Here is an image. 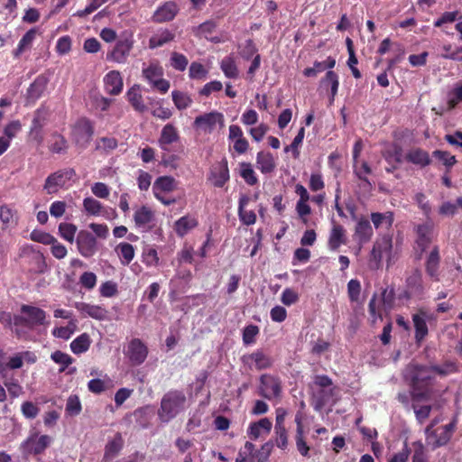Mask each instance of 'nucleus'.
<instances>
[{
    "label": "nucleus",
    "instance_id": "1",
    "mask_svg": "<svg viewBox=\"0 0 462 462\" xmlns=\"http://www.w3.org/2000/svg\"><path fill=\"white\" fill-rule=\"evenodd\" d=\"M404 377L411 387L412 402L430 401L436 396L435 377L431 366L411 363L405 369Z\"/></svg>",
    "mask_w": 462,
    "mask_h": 462
},
{
    "label": "nucleus",
    "instance_id": "2",
    "mask_svg": "<svg viewBox=\"0 0 462 462\" xmlns=\"http://www.w3.org/2000/svg\"><path fill=\"white\" fill-rule=\"evenodd\" d=\"M21 314L14 315V333L17 338H26L28 332L48 324L46 311L39 307L23 304Z\"/></svg>",
    "mask_w": 462,
    "mask_h": 462
},
{
    "label": "nucleus",
    "instance_id": "3",
    "mask_svg": "<svg viewBox=\"0 0 462 462\" xmlns=\"http://www.w3.org/2000/svg\"><path fill=\"white\" fill-rule=\"evenodd\" d=\"M186 396L181 391L172 390L166 393L161 401L158 416L162 422H169L183 409Z\"/></svg>",
    "mask_w": 462,
    "mask_h": 462
},
{
    "label": "nucleus",
    "instance_id": "4",
    "mask_svg": "<svg viewBox=\"0 0 462 462\" xmlns=\"http://www.w3.org/2000/svg\"><path fill=\"white\" fill-rule=\"evenodd\" d=\"M163 69L158 62H151L142 69L143 78L161 94L167 93L171 87L170 81L163 79Z\"/></svg>",
    "mask_w": 462,
    "mask_h": 462
},
{
    "label": "nucleus",
    "instance_id": "5",
    "mask_svg": "<svg viewBox=\"0 0 462 462\" xmlns=\"http://www.w3.org/2000/svg\"><path fill=\"white\" fill-rule=\"evenodd\" d=\"M94 133V124L87 117H80L72 126L71 138L77 146L86 149L90 143Z\"/></svg>",
    "mask_w": 462,
    "mask_h": 462
},
{
    "label": "nucleus",
    "instance_id": "6",
    "mask_svg": "<svg viewBox=\"0 0 462 462\" xmlns=\"http://www.w3.org/2000/svg\"><path fill=\"white\" fill-rule=\"evenodd\" d=\"M75 176L76 171L73 168L60 169L46 178L43 189L46 190L47 194L57 193L60 189L69 186V181L72 180Z\"/></svg>",
    "mask_w": 462,
    "mask_h": 462
},
{
    "label": "nucleus",
    "instance_id": "7",
    "mask_svg": "<svg viewBox=\"0 0 462 462\" xmlns=\"http://www.w3.org/2000/svg\"><path fill=\"white\" fill-rule=\"evenodd\" d=\"M149 349L140 338H132L124 349V355L132 366H139L147 359Z\"/></svg>",
    "mask_w": 462,
    "mask_h": 462
},
{
    "label": "nucleus",
    "instance_id": "8",
    "mask_svg": "<svg viewBox=\"0 0 462 462\" xmlns=\"http://www.w3.org/2000/svg\"><path fill=\"white\" fill-rule=\"evenodd\" d=\"M217 125L220 128L225 125L224 115L218 111H211L199 115L193 122V127L205 134H211Z\"/></svg>",
    "mask_w": 462,
    "mask_h": 462
},
{
    "label": "nucleus",
    "instance_id": "9",
    "mask_svg": "<svg viewBox=\"0 0 462 462\" xmlns=\"http://www.w3.org/2000/svg\"><path fill=\"white\" fill-rule=\"evenodd\" d=\"M259 395L272 400L280 398L282 391L281 379L271 374H263L260 376Z\"/></svg>",
    "mask_w": 462,
    "mask_h": 462
},
{
    "label": "nucleus",
    "instance_id": "10",
    "mask_svg": "<svg viewBox=\"0 0 462 462\" xmlns=\"http://www.w3.org/2000/svg\"><path fill=\"white\" fill-rule=\"evenodd\" d=\"M52 439L48 435L31 434L21 445L24 455H41L51 445Z\"/></svg>",
    "mask_w": 462,
    "mask_h": 462
},
{
    "label": "nucleus",
    "instance_id": "11",
    "mask_svg": "<svg viewBox=\"0 0 462 462\" xmlns=\"http://www.w3.org/2000/svg\"><path fill=\"white\" fill-rule=\"evenodd\" d=\"M133 217L135 227L142 231H150L155 226V212L148 206L137 208Z\"/></svg>",
    "mask_w": 462,
    "mask_h": 462
},
{
    "label": "nucleus",
    "instance_id": "12",
    "mask_svg": "<svg viewBox=\"0 0 462 462\" xmlns=\"http://www.w3.org/2000/svg\"><path fill=\"white\" fill-rule=\"evenodd\" d=\"M76 242L78 250L82 256L88 258L96 254L97 239L88 231H79Z\"/></svg>",
    "mask_w": 462,
    "mask_h": 462
},
{
    "label": "nucleus",
    "instance_id": "13",
    "mask_svg": "<svg viewBox=\"0 0 462 462\" xmlns=\"http://www.w3.org/2000/svg\"><path fill=\"white\" fill-rule=\"evenodd\" d=\"M180 9L176 2L166 1L157 7L152 16V20L157 23L172 21L178 14Z\"/></svg>",
    "mask_w": 462,
    "mask_h": 462
},
{
    "label": "nucleus",
    "instance_id": "14",
    "mask_svg": "<svg viewBox=\"0 0 462 462\" xmlns=\"http://www.w3.org/2000/svg\"><path fill=\"white\" fill-rule=\"evenodd\" d=\"M229 169L227 160L222 159L217 162L210 171L208 180L212 181V184L216 188H222L229 180Z\"/></svg>",
    "mask_w": 462,
    "mask_h": 462
},
{
    "label": "nucleus",
    "instance_id": "15",
    "mask_svg": "<svg viewBox=\"0 0 462 462\" xmlns=\"http://www.w3.org/2000/svg\"><path fill=\"white\" fill-rule=\"evenodd\" d=\"M393 249V239L389 235H384L381 238H378L374 244L371 256L378 263L382 261L383 257H391Z\"/></svg>",
    "mask_w": 462,
    "mask_h": 462
},
{
    "label": "nucleus",
    "instance_id": "16",
    "mask_svg": "<svg viewBox=\"0 0 462 462\" xmlns=\"http://www.w3.org/2000/svg\"><path fill=\"white\" fill-rule=\"evenodd\" d=\"M455 428L456 422L451 421L448 424L435 430L431 434L427 435V439L432 442L434 448L444 446L451 439Z\"/></svg>",
    "mask_w": 462,
    "mask_h": 462
},
{
    "label": "nucleus",
    "instance_id": "17",
    "mask_svg": "<svg viewBox=\"0 0 462 462\" xmlns=\"http://www.w3.org/2000/svg\"><path fill=\"white\" fill-rule=\"evenodd\" d=\"M180 141V134L175 125L172 124L165 125L162 131L160 137L158 139V144L160 148L166 152L171 151V144L177 143Z\"/></svg>",
    "mask_w": 462,
    "mask_h": 462
},
{
    "label": "nucleus",
    "instance_id": "18",
    "mask_svg": "<svg viewBox=\"0 0 462 462\" xmlns=\"http://www.w3.org/2000/svg\"><path fill=\"white\" fill-rule=\"evenodd\" d=\"M346 231L343 226L333 221L328 238V246L330 251H337L343 245H346Z\"/></svg>",
    "mask_w": 462,
    "mask_h": 462
},
{
    "label": "nucleus",
    "instance_id": "19",
    "mask_svg": "<svg viewBox=\"0 0 462 462\" xmlns=\"http://www.w3.org/2000/svg\"><path fill=\"white\" fill-rule=\"evenodd\" d=\"M74 307L82 314L97 320H105L107 319L108 311L101 305H93L83 301H77Z\"/></svg>",
    "mask_w": 462,
    "mask_h": 462
},
{
    "label": "nucleus",
    "instance_id": "20",
    "mask_svg": "<svg viewBox=\"0 0 462 462\" xmlns=\"http://www.w3.org/2000/svg\"><path fill=\"white\" fill-rule=\"evenodd\" d=\"M373 227L368 219L362 217L356 222L354 232V239L360 246L368 243L373 237Z\"/></svg>",
    "mask_w": 462,
    "mask_h": 462
},
{
    "label": "nucleus",
    "instance_id": "21",
    "mask_svg": "<svg viewBox=\"0 0 462 462\" xmlns=\"http://www.w3.org/2000/svg\"><path fill=\"white\" fill-rule=\"evenodd\" d=\"M439 250L438 246H434L425 262L426 273L434 282H439Z\"/></svg>",
    "mask_w": 462,
    "mask_h": 462
},
{
    "label": "nucleus",
    "instance_id": "22",
    "mask_svg": "<svg viewBox=\"0 0 462 462\" xmlns=\"http://www.w3.org/2000/svg\"><path fill=\"white\" fill-rule=\"evenodd\" d=\"M105 90L111 96L119 95L124 88V81L118 70H111L104 77Z\"/></svg>",
    "mask_w": 462,
    "mask_h": 462
},
{
    "label": "nucleus",
    "instance_id": "23",
    "mask_svg": "<svg viewBox=\"0 0 462 462\" xmlns=\"http://www.w3.org/2000/svg\"><path fill=\"white\" fill-rule=\"evenodd\" d=\"M433 224L431 221H428L426 223L416 226V244L418 247L420 249V254L423 253L430 245Z\"/></svg>",
    "mask_w": 462,
    "mask_h": 462
},
{
    "label": "nucleus",
    "instance_id": "24",
    "mask_svg": "<svg viewBox=\"0 0 462 462\" xmlns=\"http://www.w3.org/2000/svg\"><path fill=\"white\" fill-rule=\"evenodd\" d=\"M251 198L246 194H241L238 201L237 214L239 220L245 226H252L256 222V214L254 210H247Z\"/></svg>",
    "mask_w": 462,
    "mask_h": 462
},
{
    "label": "nucleus",
    "instance_id": "25",
    "mask_svg": "<svg viewBox=\"0 0 462 462\" xmlns=\"http://www.w3.org/2000/svg\"><path fill=\"white\" fill-rule=\"evenodd\" d=\"M404 160L420 168H425L431 163L430 153L419 147L410 149L406 152Z\"/></svg>",
    "mask_w": 462,
    "mask_h": 462
},
{
    "label": "nucleus",
    "instance_id": "26",
    "mask_svg": "<svg viewBox=\"0 0 462 462\" xmlns=\"http://www.w3.org/2000/svg\"><path fill=\"white\" fill-rule=\"evenodd\" d=\"M126 99L134 111L138 113H143L147 110V106L143 101V97L141 92V86L139 84H134L131 87L126 94Z\"/></svg>",
    "mask_w": 462,
    "mask_h": 462
},
{
    "label": "nucleus",
    "instance_id": "27",
    "mask_svg": "<svg viewBox=\"0 0 462 462\" xmlns=\"http://www.w3.org/2000/svg\"><path fill=\"white\" fill-rule=\"evenodd\" d=\"M370 218L376 230L388 231L392 228L394 222L393 211L372 212Z\"/></svg>",
    "mask_w": 462,
    "mask_h": 462
},
{
    "label": "nucleus",
    "instance_id": "28",
    "mask_svg": "<svg viewBox=\"0 0 462 462\" xmlns=\"http://www.w3.org/2000/svg\"><path fill=\"white\" fill-rule=\"evenodd\" d=\"M295 422L297 425L296 435H295V443L296 448L299 453L303 457H310V446L307 444L305 437H304V430L302 424V415L300 412H298L295 416Z\"/></svg>",
    "mask_w": 462,
    "mask_h": 462
},
{
    "label": "nucleus",
    "instance_id": "29",
    "mask_svg": "<svg viewBox=\"0 0 462 462\" xmlns=\"http://www.w3.org/2000/svg\"><path fill=\"white\" fill-rule=\"evenodd\" d=\"M48 79L43 75H39L27 89V100L34 103L45 92L48 85Z\"/></svg>",
    "mask_w": 462,
    "mask_h": 462
},
{
    "label": "nucleus",
    "instance_id": "30",
    "mask_svg": "<svg viewBox=\"0 0 462 462\" xmlns=\"http://www.w3.org/2000/svg\"><path fill=\"white\" fill-rule=\"evenodd\" d=\"M132 49V42L128 40H123L116 42L114 49L107 54V60H112L117 63H124Z\"/></svg>",
    "mask_w": 462,
    "mask_h": 462
},
{
    "label": "nucleus",
    "instance_id": "31",
    "mask_svg": "<svg viewBox=\"0 0 462 462\" xmlns=\"http://www.w3.org/2000/svg\"><path fill=\"white\" fill-rule=\"evenodd\" d=\"M247 359L251 360L254 364V367L257 370L269 369L273 365L274 359L265 354L262 349H257L248 356Z\"/></svg>",
    "mask_w": 462,
    "mask_h": 462
},
{
    "label": "nucleus",
    "instance_id": "32",
    "mask_svg": "<svg viewBox=\"0 0 462 462\" xmlns=\"http://www.w3.org/2000/svg\"><path fill=\"white\" fill-rule=\"evenodd\" d=\"M47 120V114L43 109H37L34 112V117L32 121L31 126V134L34 135V138L38 140L39 143L42 141V128L45 125Z\"/></svg>",
    "mask_w": 462,
    "mask_h": 462
},
{
    "label": "nucleus",
    "instance_id": "33",
    "mask_svg": "<svg viewBox=\"0 0 462 462\" xmlns=\"http://www.w3.org/2000/svg\"><path fill=\"white\" fill-rule=\"evenodd\" d=\"M256 167L263 174L273 172L276 167V164L272 153L259 152L256 156Z\"/></svg>",
    "mask_w": 462,
    "mask_h": 462
},
{
    "label": "nucleus",
    "instance_id": "34",
    "mask_svg": "<svg viewBox=\"0 0 462 462\" xmlns=\"http://www.w3.org/2000/svg\"><path fill=\"white\" fill-rule=\"evenodd\" d=\"M334 395V389H319L312 394V406L315 411H320Z\"/></svg>",
    "mask_w": 462,
    "mask_h": 462
},
{
    "label": "nucleus",
    "instance_id": "35",
    "mask_svg": "<svg viewBox=\"0 0 462 462\" xmlns=\"http://www.w3.org/2000/svg\"><path fill=\"white\" fill-rule=\"evenodd\" d=\"M412 321L415 328V340L420 343L428 335L429 329L426 323L424 313H416L412 315Z\"/></svg>",
    "mask_w": 462,
    "mask_h": 462
},
{
    "label": "nucleus",
    "instance_id": "36",
    "mask_svg": "<svg viewBox=\"0 0 462 462\" xmlns=\"http://www.w3.org/2000/svg\"><path fill=\"white\" fill-rule=\"evenodd\" d=\"M406 284L411 292L422 294L424 291V286L421 271L418 268L414 269L411 274L407 277Z\"/></svg>",
    "mask_w": 462,
    "mask_h": 462
},
{
    "label": "nucleus",
    "instance_id": "37",
    "mask_svg": "<svg viewBox=\"0 0 462 462\" xmlns=\"http://www.w3.org/2000/svg\"><path fill=\"white\" fill-rule=\"evenodd\" d=\"M198 224V220L195 217L184 216L175 222L174 229L177 235L182 237L191 229L195 228Z\"/></svg>",
    "mask_w": 462,
    "mask_h": 462
},
{
    "label": "nucleus",
    "instance_id": "38",
    "mask_svg": "<svg viewBox=\"0 0 462 462\" xmlns=\"http://www.w3.org/2000/svg\"><path fill=\"white\" fill-rule=\"evenodd\" d=\"M273 423L268 418H263L256 422H252L248 428V435L253 439H257L261 435V430L269 433L272 430Z\"/></svg>",
    "mask_w": 462,
    "mask_h": 462
},
{
    "label": "nucleus",
    "instance_id": "39",
    "mask_svg": "<svg viewBox=\"0 0 462 462\" xmlns=\"http://www.w3.org/2000/svg\"><path fill=\"white\" fill-rule=\"evenodd\" d=\"M175 38V34L170 30H163L154 35H152L149 40V48L155 49L158 47H162L166 43L173 41Z\"/></svg>",
    "mask_w": 462,
    "mask_h": 462
},
{
    "label": "nucleus",
    "instance_id": "40",
    "mask_svg": "<svg viewBox=\"0 0 462 462\" xmlns=\"http://www.w3.org/2000/svg\"><path fill=\"white\" fill-rule=\"evenodd\" d=\"M177 189L176 180L171 176H161L153 184V192H171Z\"/></svg>",
    "mask_w": 462,
    "mask_h": 462
},
{
    "label": "nucleus",
    "instance_id": "41",
    "mask_svg": "<svg viewBox=\"0 0 462 462\" xmlns=\"http://www.w3.org/2000/svg\"><path fill=\"white\" fill-rule=\"evenodd\" d=\"M38 30L36 28L30 29L20 40L17 48L14 51V57H19L26 50L30 49L32 42L37 35Z\"/></svg>",
    "mask_w": 462,
    "mask_h": 462
},
{
    "label": "nucleus",
    "instance_id": "42",
    "mask_svg": "<svg viewBox=\"0 0 462 462\" xmlns=\"http://www.w3.org/2000/svg\"><path fill=\"white\" fill-rule=\"evenodd\" d=\"M321 86L330 87V103L334 102L335 97L339 87V79L337 74L333 70H328L320 81Z\"/></svg>",
    "mask_w": 462,
    "mask_h": 462
},
{
    "label": "nucleus",
    "instance_id": "43",
    "mask_svg": "<svg viewBox=\"0 0 462 462\" xmlns=\"http://www.w3.org/2000/svg\"><path fill=\"white\" fill-rule=\"evenodd\" d=\"M411 454V462H429V455L424 444L418 440L409 447Z\"/></svg>",
    "mask_w": 462,
    "mask_h": 462
},
{
    "label": "nucleus",
    "instance_id": "44",
    "mask_svg": "<svg viewBox=\"0 0 462 462\" xmlns=\"http://www.w3.org/2000/svg\"><path fill=\"white\" fill-rule=\"evenodd\" d=\"M90 344L91 340L89 336L87 333H83L77 337L70 343V349L74 354L79 355L87 352L90 346Z\"/></svg>",
    "mask_w": 462,
    "mask_h": 462
},
{
    "label": "nucleus",
    "instance_id": "45",
    "mask_svg": "<svg viewBox=\"0 0 462 462\" xmlns=\"http://www.w3.org/2000/svg\"><path fill=\"white\" fill-rule=\"evenodd\" d=\"M51 137L50 151L53 153L66 152L69 147L66 138L57 132L53 133Z\"/></svg>",
    "mask_w": 462,
    "mask_h": 462
},
{
    "label": "nucleus",
    "instance_id": "46",
    "mask_svg": "<svg viewBox=\"0 0 462 462\" xmlns=\"http://www.w3.org/2000/svg\"><path fill=\"white\" fill-rule=\"evenodd\" d=\"M118 146V141L115 137L104 136L96 140V150L104 153H110Z\"/></svg>",
    "mask_w": 462,
    "mask_h": 462
},
{
    "label": "nucleus",
    "instance_id": "47",
    "mask_svg": "<svg viewBox=\"0 0 462 462\" xmlns=\"http://www.w3.org/2000/svg\"><path fill=\"white\" fill-rule=\"evenodd\" d=\"M171 97L178 110L187 109L193 103L191 97L188 93H185L183 91L173 90L171 92Z\"/></svg>",
    "mask_w": 462,
    "mask_h": 462
},
{
    "label": "nucleus",
    "instance_id": "48",
    "mask_svg": "<svg viewBox=\"0 0 462 462\" xmlns=\"http://www.w3.org/2000/svg\"><path fill=\"white\" fill-rule=\"evenodd\" d=\"M116 250L120 256L122 264L124 265H128L134 257V248L129 243H120L116 246Z\"/></svg>",
    "mask_w": 462,
    "mask_h": 462
},
{
    "label": "nucleus",
    "instance_id": "49",
    "mask_svg": "<svg viewBox=\"0 0 462 462\" xmlns=\"http://www.w3.org/2000/svg\"><path fill=\"white\" fill-rule=\"evenodd\" d=\"M220 69L228 79H236L238 77V68L231 56L225 57L221 60Z\"/></svg>",
    "mask_w": 462,
    "mask_h": 462
},
{
    "label": "nucleus",
    "instance_id": "50",
    "mask_svg": "<svg viewBox=\"0 0 462 462\" xmlns=\"http://www.w3.org/2000/svg\"><path fill=\"white\" fill-rule=\"evenodd\" d=\"M124 445V440L120 433H117L115 438L108 441L105 447V457L110 458L119 453Z\"/></svg>",
    "mask_w": 462,
    "mask_h": 462
},
{
    "label": "nucleus",
    "instance_id": "51",
    "mask_svg": "<svg viewBox=\"0 0 462 462\" xmlns=\"http://www.w3.org/2000/svg\"><path fill=\"white\" fill-rule=\"evenodd\" d=\"M51 358L54 363L60 365L59 369L60 373H63L67 367L74 361V359L69 354L60 350H56L51 353Z\"/></svg>",
    "mask_w": 462,
    "mask_h": 462
},
{
    "label": "nucleus",
    "instance_id": "52",
    "mask_svg": "<svg viewBox=\"0 0 462 462\" xmlns=\"http://www.w3.org/2000/svg\"><path fill=\"white\" fill-rule=\"evenodd\" d=\"M431 367L433 373L443 377L458 372V365L453 361H445L441 365H431Z\"/></svg>",
    "mask_w": 462,
    "mask_h": 462
},
{
    "label": "nucleus",
    "instance_id": "53",
    "mask_svg": "<svg viewBox=\"0 0 462 462\" xmlns=\"http://www.w3.org/2000/svg\"><path fill=\"white\" fill-rule=\"evenodd\" d=\"M462 102V82L455 84L453 88L448 93V106L454 109Z\"/></svg>",
    "mask_w": 462,
    "mask_h": 462
},
{
    "label": "nucleus",
    "instance_id": "54",
    "mask_svg": "<svg viewBox=\"0 0 462 462\" xmlns=\"http://www.w3.org/2000/svg\"><path fill=\"white\" fill-rule=\"evenodd\" d=\"M240 175L250 186H254L258 182L255 172L253 170L252 165L248 162L240 163Z\"/></svg>",
    "mask_w": 462,
    "mask_h": 462
},
{
    "label": "nucleus",
    "instance_id": "55",
    "mask_svg": "<svg viewBox=\"0 0 462 462\" xmlns=\"http://www.w3.org/2000/svg\"><path fill=\"white\" fill-rule=\"evenodd\" d=\"M83 208L88 214L98 216L102 212L103 205L100 201L89 197L84 199Z\"/></svg>",
    "mask_w": 462,
    "mask_h": 462
},
{
    "label": "nucleus",
    "instance_id": "56",
    "mask_svg": "<svg viewBox=\"0 0 462 462\" xmlns=\"http://www.w3.org/2000/svg\"><path fill=\"white\" fill-rule=\"evenodd\" d=\"M77 232V226L72 223H60L59 225L60 236L69 243H73Z\"/></svg>",
    "mask_w": 462,
    "mask_h": 462
},
{
    "label": "nucleus",
    "instance_id": "57",
    "mask_svg": "<svg viewBox=\"0 0 462 462\" xmlns=\"http://www.w3.org/2000/svg\"><path fill=\"white\" fill-rule=\"evenodd\" d=\"M170 61L171 66L178 71H184L189 64L187 57L177 51L171 53Z\"/></svg>",
    "mask_w": 462,
    "mask_h": 462
},
{
    "label": "nucleus",
    "instance_id": "58",
    "mask_svg": "<svg viewBox=\"0 0 462 462\" xmlns=\"http://www.w3.org/2000/svg\"><path fill=\"white\" fill-rule=\"evenodd\" d=\"M158 252L153 247H149L143 250V263L147 267H155L159 264Z\"/></svg>",
    "mask_w": 462,
    "mask_h": 462
},
{
    "label": "nucleus",
    "instance_id": "59",
    "mask_svg": "<svg viewBox=\"0 0 462 462\" xmlns=\"http://www.w3.org/2000/svg\"><path fill=\"white\" fill-rule=\"evenodd\" d=\"M66 412L70 416L79 415L82 410L81 402L78 395H70L66 403Z\"/></svg>",
    "mask_w": 462,
    "mask_h": 462
},
{
    "label": "nucleus",
    "instance_id": "60",
    "mask_svg": "<svg viewBox=\"0 0 462 462\" xmlns=\"http://www.w3.org/2000/svg\"><path fill=\"white\" fill-rule=\"evenodd\" d=\"M208 70L205 67L197 61H193L189 69V76L192 79H204L207 78Z\"/></svg>",
    "mask_w": 462,
    "mask_h": 462
},
{
    "label": "nucleus",
    "instance_id": "61",
    "mask_svg": "<svg viewBox=\"0 0 462 462\" xmlns=\"http://www.w3.org/2000/svg\"><path fill=\"white\" fill-rule=\"evenodd\" d=\"M411 407L414 411L416 420L420 424H422L430 417V411L432 410L431 405L418 406L414 402Z\"/></svg>",
    "mask_w": 462,
    "mask_h": 462
},
{
    "label": "nucleus",
    "instance_id": "62",
    "mask_svg": "<svg viewBox=\"0 0 462 462\" xmlns=\"http://www.w3.org/2000/svg\"><path fill=\"white\" fill-rule=\"evenodd\" d=\"M259 328L250 324L243 330V342L245 345H252L255 342V337L259 334Z\"/></svg>",
    "mask_w": 462,
    "mask_h": 462
},
{
    "label": "nucleus",
    "instance_id": "63",
    "mask_svg": "<svg viewBox=\"0 0 462 462\" xmlns=\"http://www.w3.org/2000/svg\"><path fill=\"white\" fill-rule=\"evenodd\" d=\"M21 411H22V414L26 419L32 420L38 416V414L40 412V409L32 402L26 401V402H23V404L21 406Z\"/></svg>",
    "mask_w": 462,
    "mask_h": 462
},
{
    "label": "nucleus",
    "instance_id": "64",
    "mask_svg": "<svg viewBox=\"0 0 462 462\" xmlns=\"http://www.w3.org/2000/svg\"><path fill=\"white\" fill-rule=\"evenodd\" d=\"M97 275L92 272H84L79 277L80 285L90 291L97 285Z\"/></svg>",
    "mask_w": 462,
    "mask_h": 462
}]
</instances>
